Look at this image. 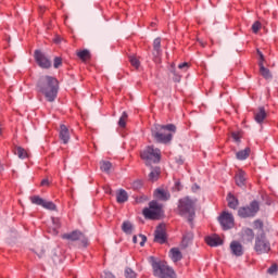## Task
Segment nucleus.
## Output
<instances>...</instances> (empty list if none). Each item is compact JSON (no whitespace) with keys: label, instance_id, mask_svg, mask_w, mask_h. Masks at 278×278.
Returning a JSON list of instances; mask_svg holds the SVG:
<instances>
[{"label":"nucleus","instance_id":"32","mask_svg":"<svg viewBox=\"0 0 278 278\" xmlns=\"http://www.w3.org/2000/svg\"><path fill=\"white\" fill-rule=\"evenodd\" d=\"M122 230L124 231V233L131 235V232L134 231V225H131L130 222H124L122 225Z\"/></svg>","mask_w":278,"mask_h":278},{"label":"nucleus","instance_id":"41","mask_svg":"<svg viewBox=\"0 0 278 278\" xmlns=\"http://www.w3.org/2000/svg\"><path fill=\"white\" fill-rule=\"evenodd\" d=\"M62 64V58L56 56L54 58L53 66L54 68H58Z\"/></svg>","mask_w":278,"mask_h":278},{"label":"nucleus","instance_id":"33","mask_svg":"<svg viewBox=\"0 0 278 278\" xmlns=\"http://www.w3.org/2000/svg\"><path fill=\"white\" fill-rule=\"evenodd\" d=\"M127 118H128L127 112H123L118 121V126L122 128L127 127Z\"/></svg>","mask_w":278,"mask_h":278},{"label":"nucleus","instance_id":"1","mask_svg":"<svg viewBox=\"0 0 278 278\" xmlns=\"http://www.w3.org/2000/svg\"><path fill=\"white\" fill-rule=\"evenodd\" d=\"M36 92L45 97L48 103H53L60 92V81L53 76L43 75L37 80Z\"/></svg>","mask_w":278,"mask_h":278},{"label":"nucleus","instance_id":"10","mask_svg":"<svg viewBox=\"0 0 278 278\" xmlns=\"http://www.w3.org/2000/svg\"><path fill=\"white\" fill-rule=\"evenodd\" d=\"M61 238L62 240H70V242L81 241L83 247H88V238L80 230L63 233Z\"/></svg>","mask_w":278,"mask_h":278},{"label":"nucleus","instance_id":"49","mask_svg":"<svg viewBox=\"0 0 278 278\" xmlns=\"http://www.w3.org/2000/svg\"><path fill=\"white\" fill-rule=\"evenodd\" d=\"M132 242H134V244H138V236L132 237Z\"/></svg>","mask_w":278,"mask_h":278},{"label":"nucleus","instance_id":"19","mask_svg":"<svg viewBox=\"0 0 278 278\" xmlns=\"http://www.w3.org/2000/svg\"><path fill=\"white\" fill-rule=\"evenodd\" d=\"M227 202L230 210H238V206L240 205V201L231 192H229L227 195Z\"/></svg>","mask_w":278,"mask_h":278},{"label":"nucleus","instance_id":"13","mask_svg":"<svg viewBox=\"0 0 278 278\" xmlns=\"http://www.w3.org/2000/svg\"><path fill=\"white\" fill-rule=\"evenodd\" d=\"M230 251L236 257H242L244 255V248H242V243L239 241H232L230 243Z\"/></svg>","mask_w":278,"mask_h":278},{"label":"nucleus","instance_id":"6","mask_svg":"<svg viewBox=\"0 0 278 278\" xmlns=\"http://www.w3.org/2000/svg\"><path fill=\"white\" fill-rule=\"evenodd\" d=\"M254 251L256 255H266V253H270V240L266 236V232L263 231L255 236Z\"/></svg>","mask_w":278,"mask_h":278},{"label":"nucleus","instance_id":"5","mask_svg":"<svg viewBox=\"0 0 278 278\" xmlns=\"http://www.w3.org/2000/svg\"><path fill=\"white\" fill-rule=\"evenodd\" d=\"M152 269L154 277L157 278H176L175 269H173L164 261H153Z\"/></svg>","mask_w":278,"mask_h":278},{"label":"nucleus","instance_id":"48","mask_svg":"<svg viewBox=\"0 0 278 278\" xmlns=\"http://www.w3.org/2000/svg\"><path fill=\"white\" fill-rule=\"evenodd\" d=\"M41 186H49V179H42Z\"/></svg>","mask_w":278,"mask_h":278},{"label":"nucleus","instance_id":"37","mask_svg":"<svg viewBox=\"0 0 278 278\" xmlns=\"http://www.w3.org/2000/svg\"><path fill=\"white\" fill-rule=\"evenodd\" d=\"M260 29H262V23H260V21L254 22L252 25L253 34H257Z\"/></svg>","mask_w":278,"mask_h":278},{"label":"nucleus","instance_id":"11","mask_svg":"<svg viewBox=\"0 0 278 278\" xmlns=\"http://www.w3.org/2000/svg\"><path fill=\"white\" fill-rule=\"evenodd\" d=\"M34 59L40 68L49 70L51 67V60L42 51L35 50Z\"/></svg>","mask_w":278,"mask_h":278},{"label":"nucleus","instance_id":"21","mask_svg":"<svg viewBox=\"0 0 278 278\" xmlns=\"http://www.w3.org/2000/svg\"><path fill=\"white\" fill-rule=\"evenodd\" d=\"M205 242L208 247H220V244H223V239L218 236L206 237Z\"/></svg>","mask_w":278,"mask_h":278},{"label":"nucleus","instance_id":"15","mask_svg":"<svg viewBox=\"0 0 278 278\" xmlns=\"http://www.w3.org/2000/svg\"><path fill=\"white\" fill-rule=\"evenodd\" d=\"M235 181L239 188H244L247 186V172L240 169L235 176Z\"/></svg>","mask_w":278,"mask_h":278},{"label":"nucleus","instance_id":"45","mask_svg":"<svg viewBox=\"0 0 278 278\" xmlns=\"http://www.w3.org/2000/svg\"><path fill=\"white\" fill-rule=\"evenodd\" d=\"M102 277H103V278H116V277L114 276V274H112V271H104V274H103Z\"/></svg>","mask_w":278,"mask_h":278},{"label":"nucleus","instance_id":"17","mask_svg":"<svg viewBox=\"0 0 278 278\" xmlns=\"http://www.w3.org/2000/svg\"><path fill=\"white\" fill-rule=\"evenodd\" d=\"M154 58H160L162 55V39L160 37L155 38L153 41V52Z\"/></svg>","mask_w":278,"mask_h":278},{"label":"nucleus","instance_id":"46","mask_svg":"<svg viewBox=\"0 0 278 278\" xmlns=\"http://www.w3.org/2000/svg\"><path fill=\"white\" fill-rule=\"evenodd\" d=\"M139 238H141L140 247H144V243L147 242V236H144V235H139Z\"/></svg>","mask_w":278,"mask_h":278},{"label":"nucleus","instance_id":"28","mask_svg":"<svg viewBox=\"0 0 278 278\" xmlns=\"http://www.w3.org/2000/svg\"><path fill=\"white\" fill-rule=\"evenodd\" d=\"M162 173L160 167H154L152 172L149 174L150 181H157L160 178V174Z\"/></svg>","mask_w":278,"mask_h":278},{"label":"nucleus","instance_id":"27","mask_svg":"<svg viewBox=\"0 0 278 278\" xmlns=\"http://www.w3.org/2000/svg\"><path fill=\"white\" fill-rule=\"evenodd\" d=\"M243 236L247 242H253V240H255V232L251 228H245L243 231Z\"/></svg>","mask_w":278,"mask_h":278},{"label":"nucleus","instance_id":"50","mask_svg":"<svg viewBox=\"0 0 278 278\" xmlns=\"http://www.w3.org/2000/svg\"><path fill=\"white\" fill-rule=\"evenodd\" d=\"M178 164H184V161H182V160H180V161L178 162Z\"/></svg>","mask_w":278,"mask_h":278},{"label":"nucleus","instance_id":"30","mask_svg":"<svg viewBox=\"0 0 278 278\" xmlns=\"http://www.w3.org/2000/svg\"><path fill=\"white\" fill-rule=\"evenodd\" d=\"M29 200L33 205H39L40 207L45 205V199L40 198V195H31Z\"/></svg>","mask_w":278,"mask_h":278},{"label":"nucleus","instance_id":"36","mask_svg":"<svg viewBox=\"0 0 278 278\" xmlns=\"http://www.w3.org/2000/svg\"><path fill=\"white\" fill-rule=\"evenodd\" d=\"M254 229H260V231H264V222L262 219L254 220Z\"/></svg>","mask_w":278,"mask_h":278},{"label":"nucleus","instance_id":"40","mask_svg":"<svg viewBox=\"0 0 278 278\" xmlns=\"http://www.w3.org/2000/svg\"><path fill=\"white\" fill-rule=\"evenodd\" d=\"M182 189H184V186H181V181L177 180L173 187V190L175 192H181Z\"/></svg>","mask_w":278,"mask_h":278},{"label":"nucleus","instance_id":"25","mask_svg":"<svg viewBox=\"0 0 278 278\" xmlns=\"http://www.w3.org/2000/svg\"><path fill=\"white\" fill-rule=\"evenodd\" d=\"M14 154L17 155L20 160H27V157H29L27 150H25L23 147H16Z\"/></svg>","mask_w":278,"mask_h":278},{"label":"nucleus","instance_id":"4","mask_svg":"<svg viewBox=\"0 0 278 278\" xmlns=\"http://www.w3.org/2000/svg\"><path fill=\"white\" fill-rule=\"evenodd\" d=\"M142 214L148 220H160L164 216V205L152 200L149 202V207L142 210Z\"/></svg>","mask_w":278,"mask_h":278},{"label":"nucleus","instance_id":"38","mask_svg":"<svg viewBox=\"0 0 278 278\" xmlns=\"http://www.w3.org/2000/svg\"><path fill=\"white\" fill-rule=\"evenodd\" d=\"M278 273V265L277 264H273L268 269H267V274L268 275H277Z\"/></svg>","mask_w":278,"mask_h":278},{"label":"nucleus","instance_id":"18","mask_svg":"<svg viewBox=\"0 0 278 278\" xmlns=\"http://www.w3.org/2000/svg\"><path fill=\"white\" fill-rule=\"evenodd\" d=\"M266 116H268V114L266 113V109H264V106H260L258 112L254 113V119L256 123H258V125L264 123Z\"/></svg>","mask_w":278,"mask_h":278},{"label":"nucleus","instance_id":"8","mask_svg":"<svg viewBox=\"0 0 278 278\" xmlns=\"http://www.w3.org/2000/svg\"><path fill=\"white\" fill-rule=\"evenodd\" d=\"M257 212H260V202L257 200H253L249 205L239 207L238 216L240 218H255V216H257Z\"/></svg>","mask_w":278,"mask_h":278},{"label":"nucleus","instance_id":"20","mask_svg":"<svg viewBox=\"0 0 278 278\" xmlns=\"http://www.w3.org/2000/svg\"><path fill=\"white\" fill-rule=\"evenodd\" d=\"M155 199H159V201H168L170 199V193L164 189H156L154 191Z\"/></svg>","mask_w":278,"mask_h":278},{"label":"nucleus","instance_id":"14","mask_svg":"<svg viewBox=\"0 0 278 278\" xmlns=\"http://www.w3.org/2000/svg\"><path fill=\"white\" fill-rule=\"evenodd\" d=\"M59 138L62 140L63 144H68L71 140V132L68 131V127L64 124L60 125Z\"/></svg>","mask_w":278,"mask_h":278},{"label":"nucleus","instance_id":"22","mask_svg":"<svg viewBox=\"0 0 278 278\" xmlns=\"http://www.w3.org/2000/svg\"><path fill=\"white\" fill-rule=\"evenodd\" d=\"M117 203H127L129 201V194L125 189H119L116 193Z\"/></svg>","mask_w":278,"mask_h":278},{"label":"nucleus","instance_id":"3","mask_svg":"<svg viewBox=\"0 0 278 278\" xmlns=\"http://www.w3.org/2000/svg\"><path fill=\"white\" fill-rule=\"evenodd\" d=\"M178 214L182 218H187L190 227H194V218L197 216V211L194 207V201L189 197L182 198L178 201Z\"/></svg>","mask_w":278,"mask_h":278},{"label":"nucleus","instance_id":"31","mask_svg":"<svg viewBox=\"0 0 278 278\" xmlns=\"http://www.w3.org/2000/svg\"><path fill=\"white\" fill-rule=\"evenodd\" d=\"M45 210H49L50 212H58V205L53 203V201H43V206Z\"/></svg>","mask_w":278,"mask_h":278},{"label":"nucleus","instance_id":"29","mask_svg":"<svg viewBox=\"0 0 278 278\" xmlns=\"http://www.w3.org/2000/svg\"><path fill=\"white\" fill-rule=\"evenodd\" d=\"M100 169L102 170V173L110 174V170H112V162H110V161H101L100 162Z\"/></svg>","mask_w":278,"mask_h":278},{"label":"nucleus","instance_id":"43","mask_svg":"<svg viewBox=\"0 0 278 278\" xmlns=\"http://www.w3.org/2000/svg\"><path fill=\"white\" fill-rule=\"evenodd\" d=\"M231 138L235 140V142H240V132H231Z\"/></svg>","mask_w":278,"mask_h":278},{"label":"nucleus","instance_id":"44","mask_svg":"<svg viewBox=\"0 0 278 278\" xmlns=\"http://www.w3.org/2000/svg\"><path fill=\"white\" fill-rule=\"evenodd\" d=\"M178 68H180V70L185 68V71H187L188 68H190V64L188 62L180 63L178 65Z\"/></svg>","mask_w":278,"mask_h":278},{"label":"nucleus","instance_id":"34","mask_svg":"<svg viewBox=\"0 0 278 278\" xmlns=\"http://www.w3.org/2000/svg\"><path fill=\"white\" fill-rule=\"evenodd\" d=\"M128 60H129L131 66H134V68H140V60H138V58L130 55V56H128Z\"/></svg>","mask_w":278,"mask_h":278},{"label":"nucleus","instance_id":"26","mask_svg":"<svg viewBox=\"0 0 278 278\" xmlns=\"http://www.w3.org/2000/svg\"><path fill=\"white\" fill-rule=\"evenodd\" d=\"M77 58H79L81 62H88V60L91 58L90 51L87 49L80 50L77 52Z\"/></svg>","mask_w":278,"mask_h":278},{"label":"nucleus","instance_id":"39","mask_svg":"<svg viewBox=\"0 0 278 278\" xmlns=\"http://www.w3.org/2000/svg\"><path fill=\"white\" fill-rule=\"evenodd\" d=\"M173 81H175L176 84H179V81H181V75L179 73H177V71L173 70Z\"/></svg>","mask_w":278,"mask_h":278},{"label":"nucleus","instance_id":"2","mask_svg":"<svg viewBox=\"0 0 278 278\" xmlns=\"http://www.w3.org/2000/svg\"><path fill=\"white\" fill-rule=\"evenodd\" d=\"M177 132L175 124L160 125L155 124L151 129L152 138L159 144H170L173 142V135Z\"/></svg>","mask_w":278,"mask_h":278},{"label":"nucleus","instance_id":"16","mask_svg":"<svg viewBox=\"0 0 278 278\" xmlns=\"http://www.w3.org/2000/svg\"><path fill=\"white\" fill-rule=\"evenodd\" d=\"M169 257L172 261L177 263V262H181V260H184V254H181V251L179 250V248H172L169 250Z\"/></svg>","mask_w":278,"mask_h":278},{"label":"nucleus","instance_id":"35","mask_svg":"<svg viewBox=\"0 0 278 278\" xmlns=\"http://www.w3.org/2000/svg\"><path fill=\"white\" fill-rule=\"evenodd\" d=\"M125 277H126V278H136V277H137V274H136V271H134V269L127 267V268L125 269Z\"/></svg>","mask_w":278,"mask_h":278},{"label":"nucleus","instance_id":"24","mask_svg":"<svg viewBox=\"0 0 278 278\" xmlns=\"http://www.w3.org/2000/svg\"><path fill=\"white\" fill-rule=\"evenodd\" d=\"M250 155H251V148L249 147L236 153L237 160H240L241 162H243L244 160H248Z\"/></svg>","mask_w":278,"mask_h":278},{"label":"nucleus","instance_id":"51","mask_svg":"<svg viewBox=\"0 0 278 278\" xmlns=\"http://www.w3.org/2000/svg\"><path fill=\"white\" fill-rule=\"evenodd\" d=\"M2 135V130H1V128H0V136Z\"/></svg>","mask_w":278,"mask_h":278},{"label":"nucleus","instance_id":"23","mask_svg":"<svg viewBox=\"0 0 278 278\" xmlns=\"http://www.w3.org/2000/svg\"><path fill=\"white\" fill-rule=\"evenodd\" d=\"M258 66H260V74L262 75V77H264V79H270L273 77L270 70L265 67L262 61H258Z\"/></svg>","mask_w":278,"mask_h":278},{"label":"nucleus","instance_id":"7","mask_svg":"<svg viewBox=\"0 0 278 278\" xmlns=\"http://www.w3.org/2000/svg\"><path fill=\"white\" fill-rule=\"evenodd\" d=\"M140 157L144 162L160 164L162 161V151L153 146H148L140 152Z\"/></svg>","mask_w":278,"mask_h":278},{"label":"nucleus","instance_id":"42","mask_svg":"<svg viewBox=\"0 0 278 278\" xmlns=\"http://www.w3.org/2000/svg\"><path fill=\"white\" fill-rule=\"evenodd\" d=\"M132 188H135V190H138L140 188H142V181L141 180H136L132 182Z\"/></svg>","mask_w":278,"mask_h":278},{"label":"nucleus","instance_id":"12","mask_svg":"<svg viewBox=\"0 0 278 278\" xmlns=\"http://www.w3.org/2000/svg\"><path fill=\"white\" fill-rule=\"evenodd\" d=\"M167 240L166 226L164 224H160L154 231V242H157L159 244H166Z\"/></svg>","mask_w":278,"mask_h":278},{"label":"nucleus","instance_id":"47","mask_svg":"<svg viewBox=\"0 0 278 278\" xmlns=\"http://www.w3.org/2000/svg\"><path fill=\"white\" fill-rule=\"evenodd\" d=\"M257 55L260 58V62H262V64H264V53H262V51L257 50Z\"/></svg>","mask_w":278,"mask_h":278},{"label":"nucleus","instance_id":"9","mask_svg":"<svg viewBox=\"0 0 278 278\" xmlns=\"http://www.w3.org/2000/svg\"><path fill=\"white\" fill-rule=\"evenodd\" d=\"M218 222L224 231H229V229H233V227H236L233 214L227 211L222 212V214L218 217Z\"/></svg>","mask_w":278,"mask_h":278}]
</instances>
